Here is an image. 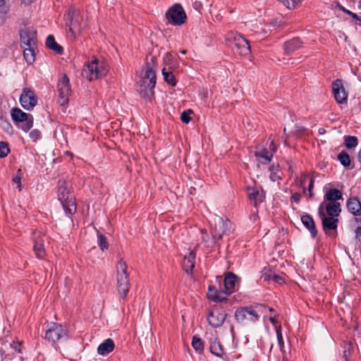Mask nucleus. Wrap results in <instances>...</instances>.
Masks as SVG:
<instances>
[{
	"instance_id": "50",
	"label": "nucleus",
	"mask_w": 361,
	"mask_h": 361,
	"mask_svg": "<svg viewBox=\"0 0 361 361\" xmlns=\"http://www.w3.org/2000/svg\"><path fill=\"white\" fill-rule=\"evenodd\" d=\"M295 181L296 184H297L299 187H300V188H302V192H303L304 194H305V193H306V191H307V189H306L305 186L304 185L303 180H302V179H300V178H299V177H298V176H297V177L295 178Z\"/></svg>"
},
{
	"instance_id": "55",
	"label": "nucleus",
	"mask_w": 361,
	"mask_h": 361,
	"mask_svg": "<svg viewBox=\"0 0 361 361\" xmlns=\"http://www.w3.org/2000/svg\"><path fill=\"white\" fill-rule=\"evenodd\" d=\"M324 203L322 202L320 204V205L319 206V208H318V214L320 218H322V216L326 215L324 212Z\"/></svg>"
},
{
	"instance_id": "41",
	"label": "nucleus",
	"mask_w": 361,
	"mask_h": 361,
	"mask_svg": "<svg viewBox=\"0 0 361 361\" xmlns=\"http://www.w3.org/2000/svg\"><path fill=\"white\" fill-rule=\"evenodd\" d=\"M288 8H294L302 0H279Z\"/></svg>"
},
{
	"instance_id": "10",
	"label": "nucleus",
	"mask_w": 361,
	"mask_h": 361,
	"mask_svg": "<svg viewBox=\"0 0 361 361\" xmlns=\"http://www.w3.org/2000/svg\"><path fill=\"white\" fill-rule=\"evenodd\" d=\"M226 40L231 42L233 49H236V51L240 54L246 56L250 53V44L242 35L230 32L226 35Z\"/></svg>"
},
{
	"instance_id": "39",
	"label": "nucleus",
	"mask_w": 361,
	"mask_h": 361,
	"mask_svg": "<svg viewBox=\"0 0 361 361\" xmlns=\"http://www.w3.org/2000/svg\"><path fill=\"white\" fill-rule=\"evenodd\" d=\"M353 351V347L351 343H347L345 345L343 355V357H345L346 361H348L349 357L351 356Z\"/></svg>"
},
{
	"instance_id": "16",
	"label": "nucleus",
	"mask_w": 361,
	"mask_h": 361,
	"mask_svg": "<svg viewBox=\"0 0 361 361\" xmlns=\"http://www.w3.org/2000/svg\"><path fill=\"white\" fill-rule=\"evenodd\" d=\"M332 91L334 98L338 104L346 102L347 94H345L341 80L337 79L333 82Z\"/></svg>"
},
{
	"instance_id": "25",
	"label": "nucleus",
	"mask_w": 361,
	"mask_h": 361,
	"mask_svg": "<svg viewBox=\"0 0 361 361\" xmlns=\"http://www.w3.org/2000/svg\"><path fill=\"white\" fill-rule=\"evenodd\" d=\"M248 197L250 201L253 202L255 207H257L258 204L264 201L263 192H261L256 188H248Z\"/></svg>"
},
{
	"instance_id": "11",
	"label": "nucleus",
	"mask_w": 361,
	"mask_h": 361,
	"mask_svg": "<svg viewBox=\"0 0 361 361\" xmlns=\"http://www.w3.org/2000/svg\"><path fill=\"white\" fill-rule=\"evenodd\" d=\"M57 87L59 92V98L57 102L59 105L66 106L68 103L71 93L69 79L66 75H63V76L59 80Z\"/></svg>"
},
{
	"instance_id": "49",
	"label": "nucleus",
	"mask_w": 361,
	"mask_h": 361,
	"mask_svg": "<svg viewBox=\"0 0 361 361\" xmlns=\"http://www.w3.org/2000/svg\"><path fill=\"white\" fill-rule=\"evenodd\" d=\"M314 178L312 176L310 180V184L308 185V192H309V196L310 198H312L314 195L313 193V188H314Z\"/></svg>"
},
{
	"instance_id": "23",
	"label": "nucleus",
	"mask_w": 361,
	"mask_h": 361,
	"mask_svg": "<svg viewBox=\"0 0 361 361\" xmlns=\"http://www.w3.org/2000/svg\"><path fill=\"white\" fill-rule=\"evenodd\" d=\"M114 342L111 338L106 339L97 348V352L101 355H106L114 349Z\"/></svg>"
},
{
	"instance_id": "15",
	"label": "nucleus",
	"mask_w": 361,
	"mask_h": 361,
	"mask_svg": "<svg viewBox=\"0 0 361 361\" xmlns=\"http://www.w3.org/2000/svg\"><path fill=\"white\" fill-rule=\"evenodd\" d=\"M36 31L31 27L21 30L20 33L21 47H36Z\"/></svg>"
},
{
	"instance_id": "61",
	"label": "nucleus",
	"mask_w": 361,
	"mask_h": 361,
	"mask_svg": "<svg viewBox=\"0 0 361 361\" xmlns=\"http://www.w3.org/2000/svg\"><path fill=\"white\" fill-rule=\"evenodd\" d=\"M309 176L307 173H304L302 176L299 178L300 179H302L303 180L304 185L305 184L306 179L308 178Z\"/></svg>"
},
{
	"instance_id": "47",
	"label": "nucleus",
	"mask_w": 361,
	"mask_h": 361,
	"mask_svg": "<svg viewBox=\"0 0 361 361\" xmlns=\"http://www.w3.org/2000/svg\"><path fill=\"white\" fill-rule=\"evenodd\" d=\"M355 221L357 223V227L355 229L356 238H359L361 237V219L355 218Z\"/></svg>"
},
{
	"instance_id": "14",
	"label": "nucleus",
	"mask_w": 361,
	"mask_h": 361,
	"mask_svg": "<svg viewBox=\"0 0 361 361\" xmlns=\"http://www.w3.org/2000/svg\"><path fill=\"white\" fill-rule=\"evenodd\" d=\"M37 97L35 92L28 87H24L20 97V103L23 109L30 111L37 104Z\"/></svg>"
},
{
	"instance_id": "31",
	"label": "nucleus",
	"mask_w": 361,
	"mask_h": 361,
	"mask_svg": "<svg viewBox=\"0 0 361 361\" xmlns=\"http://www.w3.org/2000/svg\"><path fill=\"white\" fill-rule=\"evenodd\" d=\"M255 156L259 159H262V160H260V162L263 164L269 163L273 157L272 153H270L269 151L266 149H264L260 152H256Z\"/></svg>"
},
{
	"instance_id": "32",
	"label": "nucleus",
	"mask_w": 361,
	"mask_h": 361,
	"mask_svg": "<svg viewBox=\"0 0 361 361\" xmlns=\"http://www.w3.org/2000/svg\"><path fill=\"white\" fill-rule=\"evenodd\" d=\"M192 346L197 353H202L204 351V343L200 338L194 336L192 340Z\"/></svg>"
},
{
	"instance_id": "40",
	"label": "nucleus",
	"mask_w": 361,
	"mask_h": 361,
	"mask_svg": "<svg viewBox=\"0 0 361 361\" xmlns=\"http://www.w3.org/2000/svg\"><path fill=\"white\" fill-rule=\"evenodd\" d=\"M8 10L9 8L8 6L6 5L4 0H0V18L4 19Z\"/></svg>"
},
{
	"instance_id": "20",
	"label": "nucleus",
	"mask_w": 361,
	"mask_h": 361,
	"mask_svg": "<svg viewBox=\"0 0 361 361\" xmlns=\"http://www.w3.org/2000/svg\"><path fill=\"white\" fill-rule=\"evenodd\" d=\"M348 210L355 216L361 215V202L357 197H350L346 203Z\"/></svg>"
},
{
	"instance_id": "38",
	"label": "nucleus",
	"mask_w": 361,
	"mask_h": 361,
	"mask_svg": "<svg viewBox=\"0 0 361 361\" xmlns=\"http://www.w3.org/2000/svg\"><path fill=\"white\" fill-rule=\"evenodd\" d=\"M276 336L278 340L279 345L282 350L284 348V342L283 340V336H282V331H281V326H276Z\"/></svg>"
},
{
	"instance_id": "4",
	"label": "nucleus",
	"mask_w": 361,
	"mask_h": 361,
	"mask_svg": "<svg viewBox=\"0 0 361 361\" xmlns=\"http://www.w3.org/2000/svg\"><path fill=\"white\" fill-rule=\"evenodd\" d=\"M262 307L263 305L259 304L238 307L235 312V319L242 325L256 322L259 319V312Z\"/></svg>"
},
{
	"instance_id": "59",
	"label": "nucleus",
	"mask_w": 361,
	"mask_h": 361,
	"mask_svg": "<svg viewBox=\"0 0 361 361\" xmlns=\"http://www.w3.org/2000/svg\"><path fill=\"white\" fill-rule=\"evenodd\" d=\"M276 151V145L274 143V142L272 141L271 145H270V153H272V155L274 154V153H275Z\"/></svg>"
},
{
	"instance_id": "43",
	"label": "nucleus",
	"mask_w": 361,
	"mask_h": 361,
	"mask_svg": "<svg viewBox=\"0 0 361 361\" xmlns=\"http://www.w3.org/2000/svg\"><path fill=\"white\" fill-rule=\"evenodd\" d=\"M29 137L33 142H36L41 137V132L38 129H33L30 131Z\"/></svg>"
},
{
	"instance_id": "42",
	"label": "nucleus",
	"mask_w": 361,
	"mask_h": 361,
	"mask_svg": "<svg viewBox=\"0 0 361 361\" xmlns=\"http://www.w3.org/2000/svg\"><path fill=\"white\" fill-rule=\"evenodd\" d=\"M192 113V111L190 109L183 111L180 116L181 121L184 123H188L191 120L190 114Z\"/></svg>"
},
{
	"instance_id": "48",
	"label": "nucleus",
	"mask_w": 361,
	"mask_h": 361,
	"mask_svg": "<svg viewBox=\"0 0 361 361\" xmlns=\"http://www.w3.org/2000/svg\"><path fill=\"white\" fill-rule=\"evenodd\" d=\"M274 273L271 272V271H265L264 270V272L262 274V278L264 281H271L272 280V276Z\"/></svg>"
},
{
	"instance_id": "60",
	"label": "nucleus",
	"mask_w": 361,
	"mask_h": 361,
	"mask_svg": "<svg viewBox=\"0 0 361 361\" xmlns=\"http://www.w3.org/2000/svg\"><path fill=\"white\" fill-rule=\"evenodd\" d=\"M269 321H270V322H271V324H272L273 325H274L275 326H277V325H276L277 320H276V319L274 317H271L269 318Z\"/></svg>"
},
{
	"instance_id": "51",
	"label": "nucleus",
	"mask_w": 361,
	"mask_h": 361,
	"mask_svg": "<svg viewBox=\"0 0 361 361\" xmlns=\"http://www.w3.org/2000/svg\"><path fill=\"white\" fill-rule=\"evenodd\" d=\"M301 199V195L298 192H295L290 197L291 202H295V203L298 204L300 202Z\"/></svg>"
},
{
	"instance_id": "33",
	"label": "nucleus",
	"mask_w": 361,
	"mask_h": 361,
	"mask_svg": "<svg viewBox=\"0 0 361 361\" xmlns=\"http://www.w3.org/2000/svg\"><path fill=\"white\" fill-rule=\"evenodd\" d=\"M162 74L164 75V80L169 85L175 86L176 85V80L173 73L170 71H166V68L162 69Z\"/></svg>"
},
{
	"instance_id": "56",
	"label": "nucleus",
	"mask_w": 361,
	"mask_h": 361,
	"mask_svg": "<svg viewBox=\"0 0 361 361\" xmlns=\"http://www.w3.org/2000/svg\"><path fill=\"white\" fill-rule=\"evenodd\" d=\"M202 233L203 235L205 234V235L202 236V240L204 241L207 243V246L209 247L208 245L211 244L212 240H209L208 235L207 234L206 232L204 233L203 230H202Z\"/></svg>"
},
{
	"instance_id": "54",
	"label": "nucleus",
	"mask_w": 361,
	"mask_h": 361,
	"mask_svg": "<svg viewBox=\"0 0 361 361\" xmlns=\"http://www.w3.org/2000/svg\"><path fill=\"white\" fill-rule=\"evenodd\" d=\"M270 179L273 182H276L281 180V177L276 172L271 171L270 174Z\"/></svg>"
},
{
	"instance_id": "62",
	"label": "nucleus",
	"mask_w": 361,
	"mask_h": 361,
	"mask_svg": "<svg viewBox=\"0 0 361 361\" xmlns=\"http://www.w3.org/2000/svg\"><path fill=\"white\" fill-rule=\"evenodd\" d=\"M25 5H29L33 0H22Z\"/></svg>"
},
{
	"instance_id": "36",
	"label": "nucleus",
	"mask_w": 361,
	"mask_h": 361,
	"mask_svg": "<svg viewBox=\"0 0 361 361\" xmlns=\"http://www.w3.org/2000/svg\"><path fill=\"white\" fill-rule=\"evenodd\" d=\"M97 243L100 249L103 252L109 249V243L106 237L104 235L98 234Z\"/></svg>"
},
{
	"instance_id": "30",
	"label": "nucleus",
	"mask_w": 361,
	"mask_h": 361,
	"mask_svg": "<svg viewBox=\"0 0 361 361\" xmlns=\"http://www.w3.org/2000/svg\"><path fill=\"white\" fill-rule=\"evenodd\" d=\"M23 55L28 64H32L35 60V47H23Z\"/></svg>"
},
{
	"instance_id": "37",
	"label": "nucleus",
	"mask_w": 361,
	"mask_h": 361,
	"mask_svg": "<svg viewBox=\"0 0 361 361\" xmlns=\"http://www.w3.org/2000/svg\"><path fill=\"white\" fill-rule=\"evenodd\" d=\"M9 152L8 144L6 142H0V158L6 157Z\"/></svg>"
},
{
	"instance_id": "22",
	"label": "nucleus",
	"mask_w": 361,
	"mask_h": 361,
	"mask_svg": "<svg viewBox=\"0 0 361 361\" xmlns=\"http://www.w3.org/2000/svg\"><path fill=\"white\" fill-rule=\"evenodd\" d=\"M320 219H322L323 229L326 233L327 231L336 230L337 228L338 223L337 218L325 215Z\"/></svg>"
},
{
	"instance_id": "2",
	"label": "nucleus",
	"mask_w": 361,
	"mask_h": 361,
	"mask_svg": "<svg viewBox=\"0 0 361 361\" xmlns=\"http://www.w3.org/2000/svg\"><path fill=\"white\" fill-rule=\"evenodd\" d=\"M58 199L61 202L66 214L72 215L76 212L74 195L71 192V185L68 181H59Z\"/></svg>"
},
{
	"instance_id": "57",
	"label": "nucleus",
	"mask_w": 361,
	"mask_h": 361,
	"mask_svg": "<svg viewBox=\"0 0 361 361\" xmlns=\"http://www.w3.org/2000/svg\"><path fill=\"white\" fill-rule=\"evenodd\" d=\"M173 59L172 54L171 53H166L164 56V61L166 63L169 64Z\"/></svg>"
},
{
	"instance_id": "53",
	"label": "nucleus",
	"mask_w": 361,
	"mask_h": 361,
	"mask_svg": "<svg viewBox=\"0 0 361 361\" xmlns=\"http://www.w3.org/2000/svg\"><path fill=\"white\" fill-rule=\"evenodd\" d=\"M215 302H223L226 300V298L224 295L223 291H219L217 296H215Z\"/></svg>"
},
{
	"instance_id": "45",
	"label": "nucleus",
	"mask_w": 361,
	"mask_h": 361,
	"mask_svg": "<svg viewBox=\"0 0 361 361\" xmlns=\"http://www.w3.org/2000/svg\"><path fill=\"white\" fill-rule=\"evenodd\" d=\"M21 170L19 169L17 172V175L13 178V182L17 185V188H18V190H21Z\"/></svg>"
},
{
	"instance_id": "44",
	"label": "nucleus",
	"mask_w": 361,
	"mask_h": 361,
	"mask_svg": "<svg viewBox=\"0 0 361 361\" xmlns=\"http://www.w3.org/2000/svg\"><path fill=\"white\" fill-rule=\"evenodd\" d=\"M340 10L343 11L344 13H347L348 15L352 16L354 19L358 20L360 22V24L361 25V17L358 16L356 13H353L352 11L346 9L342 6H339Z\"/></svg>"
},
{
	"instance_id": "58",
	"label": "nucleus",
	"mask_w": 361,
	"mask_h": 361,
	"mask_svg": "<svg viewBox=\"0 0 361 361\" xmlns=\"http://www.w3.org/2000/svg\"><path fill=\"white\" fill-rule=\"evenodd\" d=\"M20 344L19 343H15L11 344V346L18 353H21L20 348Z\"/></svg>"
},
{
	"instance_id": "64",
	"label": "nucleus",
	"mask_w": 361,
	"mask_h": 361,
	"mask_svg": "<svg viewBox=\"0 0 361 361\" xmlns=\"http://www.w3.org/2000/svg\"><path fill=\"white\" fill-rule=\"evenodd\" d=\"M269 310L270 312H274V309H273V308H271V307H269Z\"/></svg>"
},
{
	"instance_id": "28",
	"label": "nucleus",
	"mask_w": 361,
	"mask_h": 361,
	"mask_svg": "<svg viewBox=\"0 0 361 361\" xmlns=\"http://www.w3.org/2000/svg\"><path fill=\"white\" fill-rule=\"evenodd\" d=\"M46 46L47 48L53 50L58 54H62L63 47L56 43L55 38L53 35H49L46 39Z\"/></svg>"
},
{
	"instance_id": "9",
	"label": "nucleus",
	"mask_w": 361,
	"mask_h": 361,
	"mask_svg": "<svg viewBox=\"0 0 361 361\" xmlns=\"http://www.w3.org/2000/svg\"><path fill=\"white\" fill-rule=\"evenodd\" d=\"M168 22L173 25H182L186 22L187 16L180 4L171 6L165 13Z\"/></svg>"
},
{
	"instance_id": "21",
	"label": "nucleus",
	"mask_w": 361,
	"mask_h": 361,
	"mask_svg": "<svg viewBox=\"0 0 361 361\" xmlns=\"http://www.w3.org/2000/svg\"><path fill=\"white\" fill-rule=\"evenodd\" d=\"M301 221L306 228L310 231L312 237L315 238L317 234V230L312 217L308 214H303L301 216Z\"/></svg>"
},
{
	"instance_id": "26",
	"label": "nucleus",
	"mask_w": 361,
	"mask_h": 361,
	"mask_svg": "<svg viewBox=\"0 0 361 361\" xmlns=\"http://www.w3.org/2000/svg\"><path fill=\"white\" fill-rule=\"evenodd\" d=\"M324 199L329 202H337V200L343 199V194L338 189H330L325 193Z\"/></svg>"
},
{
	"instance_id": "35",
	"label": "nucleus",
	"mask_w": 361,
	"mask_h": 361,
	"mask_svg": "<svg viewBox=\"0 0 361 361\" xmlns=\"http://www.w3.org/2000/svg\"><path fill=\"white\" fill-rule=\"evenodd\" d=\"M338 159L339 160L341 164L345 167H348L350 165V156L345 151H342L341 153L338 154Z\"/></svg>"
},
{
	"instance_id": "19",
	"label": "nucleus",
	"mask_w": 361,
	"mask_h": 361,
	"mask_svg": "<svg viewBox=\"0 0 361 361\" xmlns=\"http://www.w3.org/2000/svg\"><path fill=\"white\" fill-rule=\"evenodd\" d=\"M237 279L238 276L232 272H228L227 275L225 276L224 288L225 293L226 295H230L234 292Z\"/></svg>"
},
{
	"instance_id": "34",
	"label": "nucleus",
	"mask_w": 361,
	"mask_h": 361,
	"mask_svg": "<svg viewBox=\"0 0 361 361\" xmlns=\"http://www.w3.org/2000/svg\"><path fill=\"white\" fill-rule=\"evenodd\" d=\"M345 145L348 149L355 147L358 144V140L355 136L345 135L344 137Z\"/></svg>"
},
{
	"instance_id": "8",
	"label": "nucleus",
	"mask_w": 361,
	"mask_h": 361,
	"mask_svg": "<svg viewBox=\"0 0 361 361\" xmlns=\"http://www.w3.org/2000/svg\"><path fill=\"white\" fill-rule=\"evenodd\" d=\"M11 116L13 121L16 124L20 123V128L24 132H28L33 126V116L23 111L19 108H13L11 109Z\"/></svg>"
},
{
	"instance_id": "6",
	"label": "nucleus",
	"mask_w": 361,
	"mask_h": 361,
	"mask_svg": "<svg viewBox=\"0 0 361 361\" xmlns=\"http://www.w3.org/2000/svg\"><path fill=\"white\" fill-rule=\"evenodd\" d=\"M85 77L89 80H94L106 75L108 68L104 62L94 59L83 70Z\"/></svg>"
},
{
	"instance_id": "52",
	"label": "nucleus",
	"mask_w": 361,
	"mask_h": 361,
	"mask_svg": "<svg viewBox=\"0 0 361 361\" xmlns=\"http://www.w3.org/2000/svg\"><path fill=\"white\" fill-rule=\"evenodd\" d=\"M275 283H278L279 284H281L284 282V279L282 276L277 275L276 274H274L272 276V280Z\"/></svg>"
},
{
	"instance_id": "18",
	"label": "nucleus",
	"mask_w": 361,
	"mask_h": 361,
	"mask_svg": "<svg viewBox=\"0 0 361 361\" xmlns=\"http://www.w3.org/2000/svg\"><path fill=\"white\" fill-rule=\"evenodd\" d=\"M196 253L195 250L190 251L185 255L183 262V269L187 274H192L195 264Z\"/></svg>"
},
{
	"instance_id": "17",
	"label": "nucleus",
	"mask_w": 361,
	"mask_h": 361,
	"mask_svg": "<svg viewBox=\"0 0 361 361\" xmlns=\"http://www.w3.org/2000/svg\"><path fill=\"white\" fill-rule=\"evenodd\" d=\"M302 44L303 42L298 37H294L288 40L283 44L284 53L286 55H290L302 47Z\"/></svg>"
},
{
	"instance_id": "3",
	"label": "nucleus",
	"mask_w": 361,
	"mask_h": 361,
	"mask_svg": "<svg viewBox=\"0 0 361 361\" xmlns=\"http://www.w3.org/2000/svg\"><path fill=\"white\" fill-rule=\"evenodd\" d=\"M66 25L68 26L71 37L75 39L76 35L80 34L87 26L84 16L78 9L70 8L66 13Z\"/></svg>"
},
{
	"instance_id": "12",
	"label": "nucleus",
	"mask_w": 361,
	"mask_h": 361,
	"mask_svg": "<svg viewBox=\"0 0 361 361\" xmlns=\"http://www.w3.org/2000/svg\"><path fill=\"white\" fill-rule=\"evenodd\" d=\"M66 336V330L61 324L57 323L50 324L45 333V338L52 343H56Z\"/></svg>"
},
{
	"instance_id": "24",
	"label": "nucleus",
	"mask_w": 361,
	"mask_h": 361,
	"mask_svg": "<svg viewBox=\"0 0 361 361\" xmlns=\"http://www.w3.org/2000/svg\"><path fill=\"white\" fill-rule=\"evenodd\" d=\"M209 350L213 355L224 359L225 353L219 341H218L216 338L210 340Z\"/></svg>"
},
{
	"instance_id": "29",
	"label": "nucleus",
	"mask_w": 361,
	"mask_h": 361,
	"mask_svg": "<svg viewBox=\"0 0 361 361\" xmlns=\"http://www.w3.org/2000/svg\"><path fill=\"white\" fill-rule=\"evenodd\" d=\"M33 250L37 258L42 259L45 256V250L44 247V240L42 238H36Z\"/></svg>"
},
{
	"instance_id": "13",
	"label": "nucleus",
	"mask_w": 361,
	"mask_h": 361,
	"mask_svg": "<svg viewBox=\"0 0 361 361\" xmlns=\"http://www.w3.org/2000/svg\"><path fill=\"white\" fill-rule=\"evenodd\" d=\"M226 311L218 306H214L208 313L207 321L209 325L214 328L221 326L226 319Z\"/></svg>"
},
{
	"instance_id": "7",
	"label": "nucleus",
	"mask_w": 361,
	"mask_h": 361,
	"mask_svg": "<svg viewBox=\"0 0 361 361\" xmlns=\"http://www.w3.org/2000/svg\"><path fill=\"white\" fill-rule=\"evenodd\" d=\"M231 228V222L228 219H224L221 217H216L214 219V226L212 229V239L209 247H213L222 238L224 235L228 234Z\"/></svg>"
},
{
	"instance_id": "5",
	"label": "nucleus",
	"mask_w": 361,
	"mask_h": 361,
	"mask_svg": "<svg viewBox=\"0 0 361 361\" xmlns=\"http://www.w3.org/2000/svg\"><path fill=\"white\" fill-rule=\"evenodd\" d=\"M127 264L120 259L116 265L117 272V288L120 295L125 298L129 291L130 279L129 274L127 272Z\"/></svg>"
},
{
	"instance_id": "27",
	"label": "nucleus",
	"mask_w": 361,
	"mask_h": 361,
	"mask_svg": "<svg viewBox=\"0 0 361 361\" xmlns=\"http://www.w3.org/2000/svg\"><path fill=\"white\" fill-rule=\"evenodd\" d=\"M326 211L329 216L337 217L341 212V206L339 202H329L326 205Z\"/></svg>"
},
{
	"instance_id": "46",
	"label": "nucleus",
	"mask_w": 361,
	"mask_h": 361,
	"mask_svg": "<svg viewBox=\"0 0 361 361\" xmlns=\"http://www.w3.org/2000/svg\"><path fill=\"white\" fill-rule=\"evenodd\" d=\"M219 291L215 287H209L208 298L215 302V296H217Z\"/></svg>"
},
{
	"instance_id": "1",
	"label": "nucleus",
	"mask_w": 361,
	"mask_h": 361,
	"mask_svg": "<svg viewBox=\"0 0 361 361\" xmlns=\"http://www.w3.org/2000/svg\"><path fill=\"white\" fill-rule=\"evenodd\" d=\"M156 73L149 63H146L144 77L138 82L137 89L141 97L151 102L154 97V88L156 85Z\"/></svg>"
},
{
	"instance_id": "63",
	"label": "nucleus",
	"mask_w": 361,
	"mask_h": 361,
	"mask_svg": "<svg viewBox=\"0 0 361 361\" xmlns=\"http://www.w3.org/2000/svg\"><path fill=\"white\" fill-rule=\"evenodd\" d=\"M358 159L361 162V149L360 150V152L358 153Z\"/></svg>"
}]
</instances>
